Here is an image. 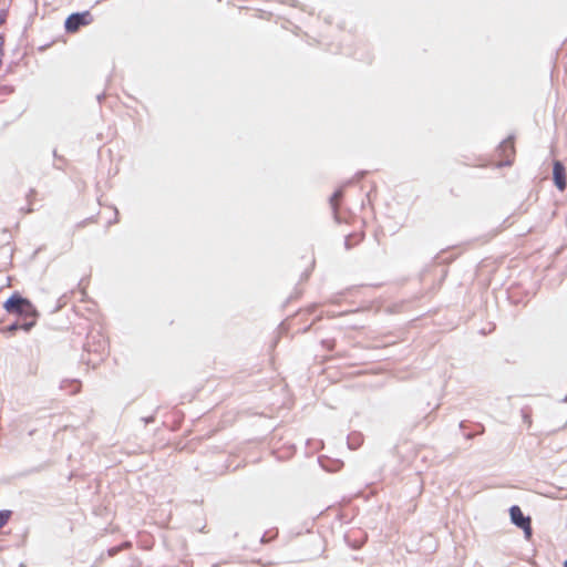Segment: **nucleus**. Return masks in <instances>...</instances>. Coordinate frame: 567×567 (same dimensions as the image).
I'll return each instance as SVG.
<instances>
[{"label": "nucleus", "mask_w": 567, "mask_h": 567, "mask_svg": "<svg viewBox=\"0 0 567 567\" xmlns=\"http://www.w3.org/2000/svg\"><path fill=\"white\" fill-rule=\"evenodd\" d=\"M3 307L9 313L21 315L25 318H34L37 315L32 303L19 295L11 296Z\"/></svg>", "instance_id": "f257e3e1"}, {"label": "nucleus", "mask_w": 567, "mask_h": 567, "mask_svg": "<svg viewBox=\"0 0 567 567\" xmlns=\"http://www.w3.org/2000/svg\"><path fill=\"white\" fill-rule=\"evenodd\" d=\"M93 22V16L90 11H83L70 14L64 23L68 33H75L82 27H86Z\"/></svg>", "instance_id": "f03ea898"}, {"label": "nucleus", "mask_w": 567, "mask_h": 567, "mask_svg": "<svg viewBox=\"0 0 567 567\" xmlns=\"http://www.w3.org/2000/svg\"><path fill=\"white\" fill-rule=\"evenodd\" d=\"M516 155V148H515V141L512 136L504 140L498 148H497V156H498V165L503 166H509L514 163Z\"/></svg>", "instance_id": "7ed1b4c3"}, {"label": "nucleus", "mask_w": 567, "mask_h": 567, "mask_svg": "<svg viewBox=\"0 0 567 567\" xmlns=\"http://www.w3.org/2000/svg\"><path fill=\"white\" fill-rule=\"evenodd\" d=\"M512 522L524 529L526 536L529 538L532 535L530 518L524 516L522 509L518 506H512L509 509Z\"/></svg>", "instance_id": "20e7f679"}, {"label": "nucleus", "mask_w": 567, "mask_h": 567, "mask_svg": "<svg viewBox=\"0 0 567 567\" xmlns=\"http://www.w3.org/2000/svg\"><path fill=\"white\" fill-rule=\"evenodd\" d=\"M553 179H554L556 187L560 192H564L566 189V186H567L566 169H565V166L559 161L554 162Z\"/></svg>", "instance_id": "39448f33"}, {"label": "nucleus", "mask_w": 567, "mask_h": 567, "mask_svg": "<svg viewBox=\"0 0 567 567\" xmlns=\"http://www.w3.org/2000/svg\"><path fill=\"white\" fill-rule=\"evenodd\" d=\"M10 517V511H0V529L8 524Z\"/></svg>", "instance_id": "423d86ee"}, {"label": "nucleus", "mask_w": 567, "mask_h": 567, "mask_svg": "<svg viewBox=\"0 0 567 567\" xmlns=\"http://www.w3.org/2000/svg\"><path fill=\"white\" fill-rule=\"evenodd\" d=\"M35 324V321L34 319L31 321V322H27L22 326H18V324H12L9 327V331L13 332L16 330H18L19 328H22L24 329L25 331L30 330L33 326Z\"/></svg>", "instance_id": "0eeeda50"}, {"label": "nucleus", "mask_w": 567, "mask_h": 567, "mask_svg": "<svg viewBox=\"0 0 567 567\" xmlns=\"http://www.w3.org/2000/svg\"><path fill=\"white\" fill-rule=\"evenodd\" d=\"M342 196H343V194H342V190H341V189L337 190V192L332 195V197H331L330 202H331V205H332V207H333L334 209H337L338 204H339V202L341 200Z\"/></svg>", "instance_id": "6e6552de"}, {"label": "nucleus", "mask_w": 567, "mask_h": 567, "mask_svg": "<svg viewBox=\"0 0 567 567\" xmlns=\"http://www.w3.org/2000/svg\"><path fill=\"white\" fill-rule=\"evenodd\" d=\"M7 20V11L0 10V25H2Z\"/></svg>", "instance_id": "1a4fd4ad"}, {"label": "nucleus", "mask_w": 567, "mask_h": 567, "mask_svg": "<svg viewBox=\"0 0 567 567\" xmlns=\"http://www.w3.org/2000/svg\"><path fill=\"white\" fill-rule=\"evenodd\" d=\"M564 567H567V559L564 561Z\"/></svg>", "instance_id": "9d476101"}]
</instances>
